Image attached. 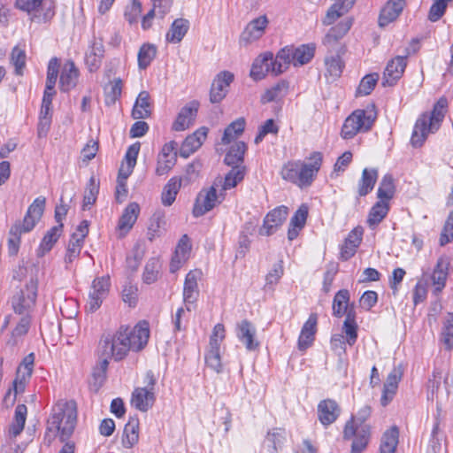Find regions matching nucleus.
Wrapping results in <instances>:
<instances>
[{
    "mask_svg": "<svg viewBox=\"0 0 453 453\" xmlns=\"http://www.w3.org/2000/svg\"><path fill=\"white\" fill-rule=\"evenodd\" d=\"M77 422V405L73 400H59L52 407L47 420V433L60 441H66L73 433Z\"/></svg>",
    "mask_w": 453,
    "mask_h": 453,
    "instance_id": "nucleus-1",
    "label": "nucleus"
},
{
    "mask_svg": "<svg viewBox=\"0 0 453 453\" xmlns=\"http://www.w3.org/2000/svg\"><path fill=\"white\" fill-rule=\"evenodd\" d=\"M308 159L310 163L293 160L284 164L280 171L282 179L300 188L311 186L322 165L323 154L314 151Z\"/></svg>",
    "mask_w": 453,
    "mask_h": 453,
    "instance_id": "nucleus-2",
    "label": "nucleus"
},
{
    "mask_svg": "<svg viewBox=\"0 0 453 453\" xmlns=\"http://www.w3.org/2000/svg\"><path fill=\"white\" fill-rule=\"evenodd\" d=\"M447 107L448 100L442 96L434 104L431 112H425L418 117L411 137V143L413 147H421L429 134H434L439 130L444 119Z\"/></svg>",
    "mask_w": 453,
    "mask_h": 453,
    "instance_id": "nucleus-3",
    "label": "nucleus"
},
{
    "mask_svg": "<svg viewBox=\"0 0 453 453\" xmlns=\"http://www.w3.org/2000/svg\"><path fill=\"white\" fill-rule=\"evenodd\" d=\"M371 407L365 405L345 425L343 431L344 439L353 440L351 453H361L368 445L371 436V426L365 421L371 416Z\"/></svg>",
    "mask_w": 453,
    "mask_h": 453,
    "instance_id": "nucleus-4",
    "label": "nucleus"
},
{
    "mask_svg": "<svg viewBox=\"0 0 453 453\" xmlns=\"http://www.w3.org/2000/svg\"><path fill=\"white\" fill-rule=\"evenodd\" d=\"M128 339L123 326L114 334L103 336L99 342L102 356L111 357L115 361L124 359L127 353L132 350Z\"/></svg>",
    "mask_w": 453,
    "mask_h": 453,
    "instance_id": "nucleus-5",
    "label": "nucleus"
},
{
    "mask_svg": "<svg viewBox=\"0 0 453 453\" xmlns=\"http://www.w3.org/2000/svg\"><path fill=\"white\" fill-rule=\"evenodd\" d=\"M128 339L123 326L114 334L103 336L99 342L102 356L111 357L115 361L124 359L127 353L132 350Z\"/></svg>",
    "mask_w": 453,
    "mask_h": 453,
    "instance_id": "nucleus-6",
    "label": "nucleus"
},
{
    "mask_svg": "<svg viewBox=\"0 0 453 453\" xmlns=\"http://www.w3.org/2000/svg\"><path fill=\"white\" fill-rule=\"evenodd\" d=\"M375 119L376 113L373 110H356L344 120L341 136L345 140H349L358 133L368 132Z\"/></svg>",
    "mask_w": 453,
    "mask_h": 453,
    "instance_id": "nucleus-7",
    "label": "nucleus"
},
{
    "mask_svg": "<svg viewBox=\"0 0 453 453\" xmlns=\"http://www.w3.org/2000/svg\"><path fill=\"white\" fill-rule=\"evenodd\" d=\"M156 383L154 372L147 371L143 379L144 387L136 388L132 393L131 403L135 409L146 412L152 408L156 401Z\"/></svg>",
    "mask_w": 453,
    "mask_h": 453,
    "instance_id": "nucleus-8",
    "label": "nucleus"
},
{
    "mask_svg": "<svg viewBox=\"0 0 453 453\" xmlns=\"http://www.w3.org/2000/svg\"><path fill=\"white\" fill-rule=\"evenodd\" d=\"M315 46L313 44H303L297 48L285 47L278 51V70L294 65H303L309 63L314 57Z\"/></svg>",
    "mask_w": 453,
    "mask_h": 453,
    "instance_id": "nucleus-9",
    "label": "nucleus"
},
{
    "mask_svg": "<svg viewBox=\"0 0 453 453\" xmlns=\"http://www.w3.org/2000/svg\"><path fill=\"white\" fill-rule=\"evenodd\" d=\"M37 297V281L30 280L24 288L12 297V306L15 313L27 314L35 304Z\"/></svg>",
    "mask_w": 453,
    "mask_h": 453,
    "instance_id": "nucleus-10",
    "label": "nucleus"
},
{
    "mask_svg": "<svg viewBox=\"0 0 453 453\" xmlns=\"http://www.w3.org/2000/svg\"><path fill=\"white\" fill-rule=\"evenodd\" d=\"M278 53L274 57L270 51L259 55L253 62L250 77L255 81L262 80L266 74L279 75L286 71L285 68L278 70Z\"/></svg>",
    "mask_w": 453,
    "mask_h": 453,
    "instance_id": "nucleus-11",
    "label": "nucleus"
},
{
    "mask_svg": "<svg viewBox=\"0 0 453 453\" xmlns=\"http://www.w3.org/2000/svg\"><path fill=\"white\" fill-rule=\"evenodd\" d=\"M223 194H217L215 185L207 189H202L198 194L194 208L193 214L195 217H201L206 212L212 210L217 203L223 200Z\"/></svg>",
    "mask_w": 453,
    "mask_h": 453,
    "instance_id": "nucleus-12",
    "label": "nucleus"
},
{
    "mask_svg": "<svg viewBox=\"0 0 453 453\" xmlns=\"http://www.w3.org/2000/svg\"><path fill=\"white\" fill-rule=\"evenodd\" d=\"M202 275L201 270L195 269L189 271L185 277L182 296L188 311L196 306L199 296L198 280H201Z\"/></svg>",
    "mask_w": 453,
    "mask_h": 453,
    "instance_id": "nucleus-13",
    "label": "nucleus"
},
{
    "mask_svg": "<svg viewBox=\"0 0 453 453\" xmlns=\"http://www.w3.org/2000/svg\"><path fill=\"white\" fill-rule=\"evenodd\" d=\"M109 288L110 278L108 276L98 277L93 280L87 303L89 311L94 312L100 308L103 300L109 293Z\"/></svg>",
    "mask_w": 453,
    "mask_h": 453,
    "instance_id": "nucleus-14",
    "label": "nucleus"
},
{
    "mask_svg": "<svg viewBox=\"0 0 453 453\" xmlns=\"http://www.w3.org/2000/svg\"><path fill=\"white\" fill-rule=\"evenodd\" d=\"M410 54V49L406 48L403 56H397L388 63L383 73V86H393L402 77Z\"/></svg>",
    "mask_w": 453,
    "mask_h": 453,
    "instance_id": "nucleus-15",
    "label": "nucleus"
},
{
    "mask_svg": "<svg viewBox=\"0 0 453 453\" xmlns=\"http://www.w3.org/2000/svg\"><path fill=\"white\" fill-rule=\"evenodd\" d=\"M288 214V208L284 205L278 206L269 211L264 219L263 226L259 229V234L265 236L272 235L283 224Z\"/></svg>",
    "mask_w": 453,
    "mask_h": 453,
    "instance_id": "nucleus-16",
    "label": "nucleus"
},
{
    "mask_svg": "<svg viewBox=\"0 0 453 453\" xmlns=\"http://www.w3.org/2000/svg\"><path fill=\"white\" fill-rule=\"evenodd\" d=\"M234 81V74L228 71L220 72L213 80L210 90V101L220 103L226 96L228 88Z\"/></svg>",
    "mask_w": 453,
    "mask_h": 453,
    "instance_id": "nucleus-17",
    "label": "nucleus"
},
{
    "mask_svg": "<svg viewBox=\"0 0 453 453\" xmlns=\"http://www.w3.org/2000/svg\"><path fill=\"white\" fill-rule=\"evenodd\" d=\"M269 20L265 15L259 16L247 24L241 34L240 42L244 44L251 43L263 36Z\"/></svg>",
    "mask_w": 453,
    "mask_h": 453,
    "instance_id": "nucleus-18",
    "label": "nucleus"
},
{
    "mask_svg": "<svg viewBox=\"0 0 453 453\" xmlns=\"http://www.w3.org/2000/svg\"><path fill=\"white\" fill-rule=\"evenodd\" d=\"M124 330L129 338L132 351H140L147 345L150 337L147 322H140L133 328L124 326Z\"/></svg>",
    "mask_w": 453,
    "mask_h": 453,
    "instance_id": "nucleus-19",
    "label": "nucleus"
},
{
    "mask_svg": "<svg viewBox=\"0 0 453 453\" xmlns=\"http://www.w3.org/2000/svg\"><path fill=\"white\" fill-rule=\"evenodd\" d=\"M403 375V369L401 365L395 366L387 377L383 386L380 403L383 406H387L395 395L398 384Z\"/></svg>",
    "mask_w": 453,
    "mask_h": 453,
    "instance_id": "nucleus-20",
    "label": "nucleus"
},
{
    "mask_svg": "<svg viewBox=\"0 0 453 453\" xmlns=\"http://www.w3.org/2000/svg\"><path fill=\"white\" fill-rule=\"evenodd\" d=\"M352 25L351 20H343L330 28L323 39V44L329 51H334L342 47L338 42L347 34Z\"/></svg>",
    "mask_w": 453,
    "mask_h": 453,
    "instance_id": "nucleus-21",
    "label": "nucleus"
},
{
    "mask_svg": "<svg viewBox=\"0 0 453 453\" xmlns=\"http://www.w3.org/2000/svg\"><path fill=\"white\" fill-rule=\"evenodd\" d=\"M198 111V103L193 101L182 107L173 123V129L180 132L188 128L195 121Z\"/></svg>",
    "mask_w": 453,
    "mask_h": 453,
    "instance_id": "nucleus-22",
    "label": "nucleus"
},
{
    "mask_svg": "<svg viewBox=\"0 0 453 453\" xmlns=\"http://www.w3.org/2000/svg\"><path fill=\"white\" fill-rule=\"evenodd\" d=\"M450 261L449 257L441 256L438 258L437 263L433 270L431 280L434 286V291L440 293L446 286L449 275Z\"/></svg>",
    "mask_w": 453,
    "mask_h": 453,
    "instance_id": "nucleus-23",
    "label": "nucleus"
},
{
    "mask_svg": "<svg viewBox=\"0 0 453 453\" xmlns=\"http://www.w3.org/2000/svg\"><path fill=\"white\" fill-rule=\"evenodd\" d=\"M207 134L208 128L202 127L192 134L188 135L184 140L180 147V156L183 157H188L192 153L198 150L205 141Z\"/></svg>",
    "mask_w": 453,
    "mask_h": 453,
    "instance_id": "nucleus-24",
    "label": "nucleus"
},
{
    "mask_svg": "<svg viewBox=\"0 0 453 453\" xmlns=\"http://www.w3.org/2000/svg\"><path fill=\"white\" fill-rule=\"evenodd\" d=\"M341 413L338 403L333 399L321 401L318 405L319 420L324 425L328 426L334 423Z\"/></svg>",
    "mask_w": 453,
    "mask_h": 453,
    "instance_id": "nucleus-25",
    "label": "nucleus"
},
{
    "mask_svg": "<svg viewBox=\"0 0 453 453\" xmlns=\"http://www.w3.org/2000/svg\"><path fill=\"white\" fill-rule=\"evenodd\" d=\"M405 0H388L380 11L379 26L383 27L395 20L403 12Z\"/></svg>",
    "mask_w": 453,
    "mask_h": 453,
    "instance_id": "nucleus-26",
    "label": "nucleus"
},
{
    "mask_svg": "<svg viewBox=\"0 0 453 453\" xmlns=\"http://www.w3.org/2000/svg\"><path fill=\"white\" fill-rule=\"evenodd\" d=\"M256 332L255 326L247 319L237 325V337L249 351L255 350L259 346L258 342L255 339Z\"/></svg>",
    "mask_w": 453,
    "mask_h": 453,
    "instance_id": "nucleus-27",
    "label": "nucleus"
},
{
    "mask_svg": "<svg viewBox=\"0 0 453 453\" xmlns=\"http://www.w3.org/2000/svg\"><path fill=\"white\" fill-rule=\"evenodd\" d=\"M318 318L316 314H311L309 319L303 324L299 338L298 349L302 351L307 349L311 346L315 340V334L317 332Z\"/></svg>",
    "mask_w": 453,
    "mask_h": 453,
    "instance_id": "nucleus-28",
    "label": "nucleus"
},
{
    "mask_svg": "<svg viewBox=\"0 0 453 453\" xmlns=\"http://www.w3.org/2000/svg\"><path fill=\"white\" fill-rule=\"evenodd\" d=\"M35 362V355L34 353H30L26 356L19 365L17 370V379L14 381V397L18 390H23L25 388V381L29 379L33 372Z\"/></svg>",
    "mask_w": 453,
    "mask_h": 453,
    "instance_id": "nucleus-29",
    "label": "nucleus"
},
{
    "mask_svg": "<svg viewBox=\"0 0 453 453\" xmlns=\"http://www.w3.org/2000/svg\"><path fill=\"white\" fill-rule=\"evenodd\" d=\"M79 70L73 61H67L61 72L59 79L60 90L68 92L73 89L78 81Z\"/></svg>",
    "mask_w": 453,
    "mask_h": 453,
    "instance_id": "nucleus-30",
    "label": "nucleus"
},
{
    "mask_svg": "<svg viewBox=\"0 0 453 453\" xmlns=\"http://www.w3.org/2000/svg\"><path fill=\"white\" fill-rule=\"evenodd\" d=\"M104 52L103 42L94 39L85 56V63L90 72H95L100 67Z\"/></svg>",
    "mask_w": 453,
    "mask_h": 453,
    "instance_id": "nucleus-31",
    "label": "nucleus"
},
{
    "mask_svg": "<svg viewBox=\"0 0 453 453\" xmlns=\"http://www.w3.org/2000/svg\"><path fill=\"white\" fill-rule=\"evenodd\" d=\"M151 114V104L148 91H141L136 98L132 110V117L134 119H147Z\"/></svg>",
    "mask_w": 453,
    "mask_h": 453,
    "instance_id": "nucleus-32",
    "label": "nucleus"
},
{
    "mask_svg": "<svg viewBox=\"0 0 453 453\" xmlns=\"http://www.w3.org/2000/svg\"><path fill=\"white\" fill-rule=\"evenodd\" d=\"M62 232L63 223L54 226L50 230L47 231L37 250L38 257H43L47 252H49L53 248L54 244L58 242V238L60 237Z\"/></svg>",
    "mask_w": 453,
    "mask_h": 453,
    "instance_id": "nucleus-33",
    "label": "nucleus"
},
{
    "mask_svg": "<svg viewBox=\"0 0 453 453\" xmlns=\"http://www.w3.org/2000/svg\"><path fill=\"white\" fill-rule=\"evenodd\" d=\"M140 213V206L137 203H130L124 210L118 224L120 231L128 232L135 223Z\"/></svg>",
    "mask_w": 453,
    "mask_h": 453,
    "instance_id": "nucleus-34",
    "label": "nucleus"
},
{
    "mask_svg": "<svg viewBox=\"0 0 453 453\" xmlns=\"http://www.w3.org/2000/svg\"><path fill=\"white\" fill-rule=\"evenodd\" d=\"M189 28V21L186 19H176L166 34V41L171 43H179L186 35Z\"/></svg>",
    "mask_w": 453,
    "mask_h": 453,
    "instance_id": "nucleus-35",
    "label": "nucleus"
},
{
    "mask_svg": "<svg viewBox=\"0 0 453 453\" xmlns=\"http://www.w3.org/2000/svg\"><path fill=\"white\" fill-rule=\"evenodd\" d=\"M378 179V170L365 168L362 172L361 179L357 185V193L359 196H365L374 188Z\"/></svg>",
    "mask_w": 453,
    "mask_h": 453,
    "instance_id": "nucleus-36",
    "label": "nucleus"
},
{
    "mask_svg": "<svg viewBox=\"0 0 453 453\" xmlns=\"http://www.w3.org/2000/svg\"><path fill=\"white\" fill-rule=\"evenodd\" d=\"M139 441V419L131 417L126 424L123 433L122 444L127 449L133 448Z\"/></svg>",
    "mask_w": 453,
    "mask_h": 453,
    "instance_id": "nucleus-37",
    "label": "nucleus"
},
{
    "mask_svg": "<svg viewBox=\"0 0 453 453\" xmlns=\"http://www.w3.org/2000/svg\"><path fill=\"white\" fill-rule=\"evenodd\" d=\"M362 234H363V231L358 228H355L349 234V235L345 241V243L342 248V251H341L342 258H343L344 260H348L349 258H350L351 257H353L355 255L356 249L361 243Z\"/></svg>",
    "mask_w": 453,
    "mask_h": 453,
    "instance_id": "nucleus-38",
    "label": "nucleus"
},
{
    "mask_svg": "<svg viewBox=\"0 0 453 453\" xmlns=\"http://www.w3.org/2000/svg\"><path fill=\"white\" fill-rule=\"evenodd\" d=\"M399 438V430L397 426H392L387 430L381 438L380 453H395Z\"/></svg>",
    "mask_w": 453,
    "mask_h": 453,
    "instance_id": "nucleus-39",
    "label": "nucleus"
},
{
    "mask_svg": "<svg viewBox=\"0 0 453 453\" xmlns=\"http://www.w3.org/2000/svg\"><path fill=\"white\" fill-rule=\"evenodd\" d=\"M389 211L388 203L384 201L377 202L370 210L367 224L369 227L374 229L387 216Z\"/></svg>",
    "mask_w": 453,
    "mask_h": 453,
    "instance_id": "nucleus-40",
    "label": "nucleus"
},
{
    "mask_svg": "<svg viewBox=\"0 0 453 453\" xmlns=\"http://www.w3.org/2000/svg\"><path fill=\"white\" fill-rule=\"evenodd\" d=\"M181 187V180L177 177L171 178L164 187L161 200L165 206H170L175 201L176 196Z\"/></svg>",
    "mask_w": 453,
    "mask_h": 453,
    "instance_id": "nucleus-41",
    "label": "nucleus"
},
{
    "mask_svg": "<svg viewBox=\"0 0 453 453\" xmlns=\"http://www.w3.org/2000/svg\"><path fill=\"white\" fill-rule=\"evenodd\" d=\"M27 408L25 404H18L15 409L13 422L9 427V434L18 436L24 429L27 418Z\"/></svg>",
    "mask_w": 453,
    "mask_h": 453,
    "instance_id": "nucleus-42",
    "label": "nucleus"
},
{
    "mask_svg": "<svg viewBox=\"0 0 453 453\" xmlns=\"http://www.w3.org/2000/svg\"><path fill=\"white\" fill-rule=\"evenodd\" d=\"M354 0L348 1L344 0L342 3H336L333 4L326 12V17L323 19L325 26L332 25L336 19H338L344 12L348 11L352 6Z\"/></svg>",
    "mask_w": 453,
    "mask_h": 453,
    "instance_id": "nucleus-43",
    "label": "nucleus"
},
{
    "mask_svg": "<svg viewBox=\"0 0 453 453\" xmlns=\"http://www.w3.org/2000/svg\"><path fill=\"white\" fill-rule=\"evenodd\" d=\"M247 150V146L243 142H235L225 156V163L228 165L235 166L242 163L243 156Z\"/></svg>",
    "mask_w": 453,
    "mask_h": 453,
    "instance_id": "nucleus-44",
    "label": "nucleus"
},
{
    "mask_svg": "<svg viewBox=\"0 0 453 453\" xmlns=\"http://www.w3.org/2000/svg\"><path fill=\"white\" fill-rule=\"evenodd\" d=\"M161 269V264L158 257H150L144 267L142 273V280L150 285L156 282Z\"/></svg>",
    "mask_w": 453,
    "mask_h": 453,
    "instance_id": "nucleus-45",
    "label": "nucleus"
},
{
    "mask_svg": "<svg viewBox=\"0 0 453 453\" xmlns=\"http://www.w3.org/2000/svg\"><path fill=\"white\" fill-rule=\"evenodd\" d=\"M334 51L336 52V55L326 58L325 60V64L326 66L327 73L331 76L337 78L341 76L344 66L343 62L341 59L340 54L344 53L345 50L343 47H340L339 50Z\"/></svg>",
    "mask_w": 453,
    "mask_h": 453,
    "instance_id": "nucleus-46",
    "label": "nucleus"
},
{
    "mask_svg": "<svg viewBox=\"0 0 453 453\" xmlns=\"http://www.w3.org/2000/svg\"><path fill=\"white\" fill-rule=\"evenodd\" d=\"M349 300V292L347 289L339 290L333 301V315L336 318H342L348 308Z\"/></svg>",
    "mask_w": 453,
    "mask_h": 453,
    "instance_id": "nucleus-47",
    "label": "nucleus"
},
{
    "mask_svg": "<svg viewBox=\"0 0 453 453\" xmlns=\"http://www.w3.org/2000/svg\"><path fill=\"white\" fill-rule=\"evenodd\" d=\"M285 430L282 428H273L267 433L265 443L270 453H277L278 449L281 448L285 441Z\"/></svg>",
    "mask_w": 453,
    "mask_h": 453,
    "instance_id": "nucleus-48",
    "label": "nucleus"
},
{
    "mask_svg": "<svg viewBox=\"0 0 453 453\" xmlns=\"http://www.w3.org/2000/svg\"><path fill=\"white\" fill-rule=\"evenodd\" d=\"M245 127V119L243 118H239L236 120L233 121L230 125H228L222 136V143L228 144L234 139H235L238 135H240Z\"/></svg>",
    "mask_w": 453,
    "mask_h": 453,
    "instance_id": "nucleus-49",
    "label": "nucleus"
},
{
    "mask_svg": "<svg viewBox=\"0 0 453 453\" xmlns=\"http://www.w3.org/2000/svg\"><path fill=\"white\" fill-rule=\"evenodd\" d=\"M165 214L162 211L155 212L150 219L147 236L152 242L161 235V228L165 226Z\"/></svg>",
    "mask_w": 453,
    "mask_h": 453,
    "instance_id": "nucleus-50",
    "label": "nucleus"
},
{
    "mask_svg": "<svg viewBox=\"0 0 453 453\" xmlns=\"http://www.w3.org/2000/svg\"><path fill=\"white\" fill-rule=\"evenodd\" d=\"M245 175V168L242 165L233 166L229 173L226 175L222 190H227L234 188L240 181H242Z\"/></svg>",
    "mask_w": 453,
    "mask_h": 453,
    "instance_id": "nucleus-51",
    "label": "nucleus"
},
{
    "mask_svg": "<svg viewBox=\"0 0 453 453\" xmlns=\"http://www.w3.org/2000/svg\"><path fill=\"white\" fill-rule=\"evenodd\" d=\"M82 246L83 242L78 240V234H73L68 242L65 256L66 268H68L69 264H72L79 257Z\"/></svg>",
    "mask_w": 453,
    "mask_h": 453,
    "instance_id": "nucleus-52",
    "label": "nucleus"
},
{
    "mask_svg": "<svg viewBox=\"0 0 453 453\" xmlns=\"http://www.w3.org/2000/svg\"><path fill=\"white\" fill-rule=\"evenodd\" d=\"M157 49L151 44H143L138 52V66L140 69H146L156 57Z\"/></svg>",
    "mask_w": 453,
    "mask_h": 453,
    "instance_id": "nucleus-53",
    "label": "nucleus"
},
{
    "mask_svg": "<svg viewBox=\"0 0 453 453\" xmlns=\"http://www.w3.org/2000/svg\"><path fill=\"white\" fill-rule=\"evenodd\" d=\"M395 193V185L392 175L386 174L380 180L377 196L381 200H389Z\"/></svg>",
    "mask_w": 453,
    "mask_h": 453,
    "instance_id": "nucleus-54",
    "label": "nucleus"
},
{
    "mask_svg": "<svg viewBox=\"0 0 453 453\" xmlns=\"http://www.w3.org/2000/svg\"><path fill=\"white\" fill-rule=\"evenodd\" d=\"M254 230L252 223H246L243 230L240 233L238 239V250L236 257H244L250 249V241L248 234H251Z\"/></svg>",
    "mask_w": 453,
    "mask_h": 453,
    "instance_id": "nucleus-55",
    "label": "nucleus"
},
{
    "mask_svg": "<svg viewBox=\"0 0 453 453\" xmlns=\"http://www.w3.org/2000/svg\"><path fill=\"white\" fill-rule=\"evenodd\" d=\"M27 55L23 49L15 46L11 52V63L15 67V74L22 75L26 65Z\"/></svg>",
    "mask_w": 453,
    "mask_h": 453,
    "instance_id": "nucleus-56",
    "label": "nucleus"
},
{
    "mask_svg": "<svg viewBox=\"0 0 453 453\" xmlns=\"http://www.w3.org/2000/svg\"><path fill=\"white\" fill-rule=\"evenodd\" d=\"M20 225L19 224H14L9 232V238H8V252L11 256L17 255L19 250V244H20Z\"/></svg>",
    "mask_w": 453,
    "mask_h": 453,
    "instance_id": "nucleus-57",
    "label": "nucleus"
},
{
    "mask_svg": "<svg viewBox=\"0 0 453 453\" xmlns=\"http://www.w3.org/2000/svg\"><path fill=\"white\" fill-rule=\"evenodd\" d=\"M99 192V182L96 180L95 177H91L85 189L83 198V209L88 205L95 203Z\"/></svg>",
    "mask_w": 453,
    "mask_h": 453,
    "instance_id": "nucleus-58",
    "label": "nucleus"
},
{
    "mask_svg": "<svg viewBox=\"0 0 453 453\" xmlns=\"http://www.w3.org/2000/svg\"><path fill=\"white\" fill-rule=\"evenodd\" d=\"M378 80V73H370L365 75L359 83V86L357 89V96H368L371 94Z\"/></svg>",
    "mask_w": 453,
    "mask_h": 453,
    "instance_id": "nucleus-59",
    "label": "nucleus"
},
{
    "mask_svg": "<svg viewBox=\"0 0 453 453\" xmlns=\"http://www.w3.org/2000/svg\"><path fill=\"white\" fill-rule=\"evenodd\" d=\"M105 103L106 104H113L120 97L122 90V81L120 79H115L106 88Z\"/></svg>",
    "mask_w": 453,
    "mask_h": 453,
    "instance_id": "nucleus-60",
    "label": "nucleus"
},
{
    "mask_svg": "<svg viewBox=\"0 0 453 453\" xmlns=\"http://www.w3.org/2000/svg\"><path fill=\"white\" fill-rule=\"evenodd\" d=\"M288 88V82H286L285 81H280L275 86L266 90V92L263 96V101L273 102L277 100L278 98L283 96V95L287 92Z\"/></svg>",
    "mask_w": 453,
    "mask_h": 453,
    "instance_id": "nucleus-61",
    "label": "nucleus"
},
{
    "mask_svg": "<svg viewBox=\"0 0 453 453\" xmlns=\"http://www.w3.org/2000/svg\"><path fill=\"white\" fill-rule=\"evenodd\" d=\"M220 349L209 348L205 354V363L208 367L219 373L222 372V364L220 358Z\"/></svg>",
    "mask_w": 453,
    "mask_h": 453,
    "instance_id": "nucleus-62",
    "label": "nucleus"
},
{
    "mask_svg": "<svg viewBox=\"0 0 453 453\" xmlns=\"http://www.w3.org/2000/svg\"><path fill=\"white\" fill-rule=\"evenodd\" d=\"M140 142H134L130 145L126 152L125 159L127 162V175H130L136 165L137 157L140 151Z\"/></svg>",
    "mask_w": 453,
    "mask_h": 453,
    "instance_id": "nucleus-63",
    "label": "nucleus"
},
{
    "mask_svg": "<svg viewBox=\"0 0 453 453\" xmlns=\"http://www.w3.org/2000/svg\"><path fill=\"white\" fill-rule=\"evenodd\" d=\"M453 240V210L449 214L440 236V244L444 246Z\"/></svg>",
    "mask_w": 453,
    "mask_h": 453,
    "instance_id": "nucleus-64",
    "label": "nucleus"
}]
</instances>
